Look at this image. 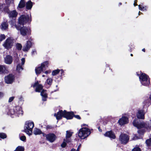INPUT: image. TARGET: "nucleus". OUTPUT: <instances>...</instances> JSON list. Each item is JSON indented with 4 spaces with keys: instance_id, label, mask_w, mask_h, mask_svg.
<instances>
[{
    "instance_id": "51",
    "label": "nucleus",
    "mask_w": 151,
    "mask_h": 151,
    "mask_svg": "<svg viewBox=\"0 0 151 151\" xmlns=\"http://www.w3.org/2000/svg\"><path fill=\"white\" fill-rule=\"evenodd\" d=\"M140 14H142V13L140 12H139L138 14L139 15Z\"/></svg>"
},
{
    "instance_id": "28",
    "label": "nucleus",
    "mask_w": 151,
    "mask_h": 151,
    "mask_svg": "<svg viewBox=\"0 0 151 151\" xmlns=\"http://www.w3.org/2000/svg\"><path fill=\"white\" fill-rule=\"evenodd\" d=\"M25 2L24 0H21L18 4L17 9L22 8L25 6Z\"/></svg>"
},
{
    "instance_id": "6",
    "label": "nucleus",
    "mask_w": 151,
    "mask_h": 151,
    "mask_svg": "<svg viewBox=\"0 0 151 151\" xmlns=\"http://www.w3.org/2000/svg\"><path fill=\"white\" fill-rule=\"evenodd\" d=\"M139 76V81L141 84L144 86H147L150 83V80L149 76L144 73L140 74H137Z\"/></svg>"
},
{
    "instance_id": "44",
    "label": "nucleus",
    "mask_w": 151,
    "mask_h": 151,
    "mask_svg": "<svg viewBox=\"0 0 151 151\" xmlns=\"http://www.w3.org/2000/svg\"><path fill=\"white\" fill-rule=\"evenodd\" d=\"M4 93L1 92H0V98H1L3 97L4 96Z\"/></svg>"
},
{
    "instance_id": "10",
    "label": "nucleus",
    "mask_w": 151,
    "mask_h": 151,
    "mask_svg": "<svg viewBox=\"0 0 151 151\" xmlns=\"http://www.w3.org/2000/svg\"><path fill=\"white\" fill-rule=\"evenodd\" d=\"M119 139L122 144H126L128 142L129 137L127 134H121L119 136Z\"/></svg>"
},
{
    "instance_id": "3",
    "label": "nucleus",
    "mask_w": 151,
    "mask_h": 151,
    "mask_svg": "<svg viewBox=\"0 0 151 151\" xmlns=\"http://www.w3.org/2000/svg\"><path fill=\"white\" fill-rule=\"evenodd\" d=\"M34 126V122L30 121L25 122L24 131L29 135L32 134V129Z\"/></svg>"
},
{
    "instance_id": "5",
    "label": "nucleus",
    "mask_w": 151,
    "mask_h": 151,
    "mask_svg": "<svg viewBox=\"0 0 151 151\" xmlns=\"http://www.w3.org/2000/svg\"><path fill=\"white\" fill-rule=\"evenodd\" d=\"M15 27L17 30H19L20 34L23 36H24L27 35H29L31 34V30L29 27L23 26L21 27L19 25H15Z\"/></svg>"
},
{
    "instance_id": "25",
    "label": "nucleus",
    "mask_w": 151,
    "mask_h": 151,
    "mask_svg": "<svg viewBox=\"0 0 151 151\" xmlns=\"http://www.w3.org/2000/svg\"><path fill=\"white\" fill-rule=\"evenodd\" d=\"M1 28L3 30H6L8 28V24L7 22H3L1 23Z\"/></svg>"
},
{
    "instance_id": "54",
    "label": "nucleus",
    "mask_w": 151,
    "mask_h": 151,
    "mask_svg": "<svg viewBox=\"0 0 151 151\" xmlns=\"http://www.w3.org/2000/svg\"><path fill=\"white\" fill-rule=\"evenodd\" d=\"M130 55H131V56H133V54H131Z\"/></svg>"
},
{
    "instance_id": "32",
    "label": "nucleus",
    "mask_w": 151,
    "mask_h": 151,
    "mask_svg": "<svg viewBox=\"0 0 151 151\" xmlns=\"http://www.w3.org/2000/svg\"><path fill=\"white\" fill-rule=\"evenodd\" d=\"M16 49L17 50H21L22 48V46L21 44L19 43H17L16 44Z\"/></svg>"
},
{
    "instance_id": "11",
    "label": "nucleus",
    "mask_w": 151,
    "mask_h": 151,
    "mask_svg": "<svg viewBox=\"0 0 151 151\" xmlns=\"http://www.w3.org/2000/svg\"><path fill=\"white\" fill-rule=\"evenodd\" d=\"M43 135H45L47 140L50 142H53L56 138V135L53 133H49L47 134L43 133Z\"/></svg>"
},
{
    "instance_id": "30",
    "label": "nucleus",
    "mask_w": 151,
    "mask_h": 151,
    "mask_svg": "<svg viewBox=\"0 0 151 151\" xmlns=\"http://www.w3.org/2000/svg\"><path fill=\"white\" fill-rule=\"evenodd\" d=\"M139 9V10L142 11H146L147 10V7L146 6H143L141 5H138Z\"/></svg>"
},
{
    "instance_id": "31",
    "label": "nucleus",
    "mask_w": 151,
    "mask_h": 151,
    "mask_svg": "<svg viewBox=\"0 0 151 151\" xmlns=\"http://www.w3.org/2000/svg\"><path fill=\"white\" fill-rule=\"evenodd\" d=\"M24 148L23 147L19 146L17 147L14 151H24Z\"/></svg>"
},
{
    "instance_id": "12",
    "label": "nucleus",
    "mask_w": 151,
    "mask_h": 151,
    "mask_svg": "<svg viewBox=\"0 0 151 151\" xmlns=\"http://www.w3.org/2000/svg\"><path fill=\"white\" fill-rule=\"evenodd\" d=\"M9 6V4L0 3V12H3L5 13L9 12V9L8 8Z\"/></svg>"
},
{
    "instance_id": "18",
    "label": "nucleus",
    "mask_w": 151,
    "mask_h": 151,
    "mask_svg": "<svg viewBox=\"0 0 151 151\" xmlns=\"http://www.w3.org/2000/svg\"><path fill=\"white\" fill-rule=\"evenodd\" d=\"M5 63L8 64H10L13 61V58L12 56L10 55H6L4 58Z\"/></svg>"
},
{
    "instance_id": "20",
    "label": "nucleus",
    "mask_w": 151,
    "mask_h": 151,
    "mask_svg": "<svg viewBox=\"0 0 151 151\" xmlns=\"http://www.w3.org/2000/svg\"><path fill=\"white\" fill-rule=\"evenodd\" d=\"M149 98L147 97L145 98L142 103L143 106L144 108L148 106L151 103L150 100Z\"/></svg>"
},
{
    "instance_id": "7",
    "label": "nucleus",
    "mask_w": 151,
    "mask_h": 151,
    "mask_svg": "<svg viewBox=\"0 0 151 151\" xmlns=\"http://www.w3.org/2000/svg\"><path fill=\"white\" fill-rule=\"evenodd\" d=\"M31 15H22L18 19V24L24 25L27 23L30 22L31 21Z\"/></svg>"
},
{
    "instance_id": "26",
    "label": "nucleus",
    "mask_w": 151,
    "mask_h": 151,
    "mask_svg": "<svg viewBox=\"0 0 151 151\" xmlns=\"http://www.w3.org/2000/svg\"><path fill=\"white\" fill-rule=\"evenodd\" d=\"M26 9L28 10H30L32 6L33 3L30 0H29L26 2Z\"/></svg>"
},
{
    "instance_id": "58",
    "label": "nucleus",
    "mask_w": 151,
    "mask_h": 151,
    "mask_svg": "<svg viewBox=\"0 0 151 151\" xmlns=\"http://www.w3.org/2000/svg\"><path fill=\"white\" fill-rule=\"evenodd\" d=\"M137 0H135V1H137Z\"/></svg>"
},
{
    "instance_id": "17",
    "label": "nucleus",
    "mask_w": 151,
    "mask_h": 151,
    "mask_svg": "<svg viewBox=\"0 0 151 151\" xmlns=\"http://www.w3.org/2000/svg\"><path fill=\"white\" fill-rule=\"evenodd\" d=\"M33 87H36L35 91L37 92H40L42 90L43 88L41 84H39L38 82H35L33 85Z\"/></svg>"
},
{
    "instance_id": "35",
    "label": "nucleus",
    "mask_w": 151,
    "mask_h": 151,
    "mask_svg": "<svg viewBox=\"0 0 151 151\" xmlns=\"http://www.w3.org/2000/svg\"><path fill=\"white\" fill-rule=\"evenodd\" d=\"M52 81V80L51 78H48L46 80L47 83L50 86Z\"/></svg>"
},
{
    "instance_id": "29",
    "label": "nucleus",
    "mask_w": 151,
    "mask_h": 151,
    "mask_svg": "<svg viewBox=\"0 0 151 151\" xmlns=\"http://www.w3.org/2000/svg\"><path fill=\"white\" fill-rule=\"evenodd\" d=\"M33 133L35 135H39L42 134L41 131L40 129L37 128L34 129Z\"/></svg>"
},
{
    "instance_id": "38",
    "label": "nucleus",
    "mask_w": 151,
    "mask_h": 151,
    "mask_svg": "<svg viewBox=\"0 0 151 151\" xmlns=\"http://www.w3.org/2000/svg\"><path fill=\"white\" fill-rule=\"evenodd\" d=\"M146 143L147 145L151 146V138L147 139L146 141Z\"/></svg>"
},
{
    "instance_id": "14",
    "label": "nucleus",
    "mask_w": 151,
    "mask_h": 151,
    "mask_svg": "<svg viewBox=\"0 0 151 151\" xmlns=\"http://www.w3.org/2000/svg\"><path fill=\"white\" fill-rule=\"evenodd\" d=\"M14 80V77L12 74H10L5 78V82L7 84L12 83L13 82Z\"/></svg>"
},
{
    "instance_id": "50",
    "label": "nucleus",
    "mask_w": 151,
    "mask_h": 151,
    "mask_svg": "<svg viewBox=\"0 0 151 151\" xmlns=\"http://www.w3.org/2000/svg\"><path fill=\"white\" fill-rule=\"evenodd\" d=\"M142 50L144 52H145V49L144 48L143 49H142Z\"/></svg>"
},
{
    "instance_id": "8",
    "label": "nucleus",
    "mask_w": 151,
    "mask_h": 151,
    "mask_svg": "<svg viewBox=\"0 0 151 151\" xmlns=\"http://www.w3.org/2000/svg\"><path fill=\"white\" fill-rule=\"evenodd\" d=\"M14 42L13 38L10 37L7 38L3 44V46L6 49H9L12 47Z\"/></svg>"
},
{
    "instance_id": "45",
    "label": "nucleus",
    "mask_w": 151,
    "mask_h": 151,
    "mask_svg": "<svg viewBox=\"0 0 151 151\" xmlns=\"http://www.w3.org/2000/svg\"><path fill=\"white\" fill-rule=\"evenodd\" d=\"M36 53V51L35 50H34L32 51V55H34Z\"/></svg>"
},
{
    "instance_id": "13",
    "label": "nucleus",
    "mask_w": 151,
    "mask_h": 151,
    "mask_svg": "<svg viewBox=\"0 0 151 151\" xmlns=\"http://www.w3.org/2000/svg\"><path fill=\"white\" fill-rule=\"evenodd\" d=\"M21 63H19L17 66V70L19 72H20L23 69V66L24 64L25 59L24 58H23L21 59Z\"/></svg>"
},
{
    "instance_id": "46",
    "label": "nucleus",
    "mask_w": 151,
    "mask_h": 151,
    "mask_svg": "<svg viewBox=\"0 0 151 151\" xmlns=\"http://www.w3.org/2000/svg\"><path fill=\"white\" fill-rule=\"evenodd\" d=\"M50 72H51V71L50 70H47V71H45V74H47L48 73H50Z\"/></svg>"
},
{
    "instance_id": "34",
    "label": "nucleus",
    "mask_w": 151,
    "mask_h": 151,
    "mask_svg": "<svg viewBox=\"0 0 151 151\" xmlns=\"http://www.w3.org/2000/svg\"><path fill=\"white\" fill-rule=\"evenodd\" d=\"M15 20L14 19H13L12 20H11L10 21L9 23L12 27L14 28V27H15V25H17L16 24H15Z\"/></svg>"
},
{
    "instance_id": "15",
    "label": "nucleus",
    "mask_w": 151,
    "mask_h": 151,
    "mask_svg": "<svg viewBox=\"0 0 151 151\" xmlns=\"http://www.w3.org/2000/svg\"><path fill=\"white\" fill-rule=\"evenodd\" d=\"M128 119L126 116H123L118 121V123L119 124L122 126L128 123Z\"/></svg>"
},
{
    "instance_id": "33",
    "label": "nucleus",
    "mask_w": 151,
    "mask_h": 151,
    "mask_svg": "<svg viewBox=\"0 0 151 151\" xmlns=\"http://www.w3.org/2000/svg\"><path fill=\"white\" fill-rule=\"evenodd\" d=\"M60 70L59 69L55 70H53L52 72V75L53 76L56 75L60 72Z\"/></svg>"
},
{
    "instance_id": "23",
    "label": "nucleus",
    "mask_w": 151,
    "mask_h": 151,
    "mask_svg": "<svg viewBox=\"0 0 151 151\" xmlns=\"http://www.w3.org/2000/svg\"><path fill=\"white\" fill-rule=\"evenodd\" d=\"M9 14V16L10 18L16 17L17 15V13L15 10H13L11 12L9 11L7 13Z\"/></svg>"
},
{
    "instance_id": "19",
    "label": "nucleus",
    "mask_w": 151,
    "mask_h": 151,
    "mask_svg": "<svg viewBox=\"0 0 151 151\" xmlns=\"http://www.w3.org/2000/svg\"><path fill=\"white\" fill-rule=\"evenodd\" d=\"M104 135L106 137H108L113 139H114L116 138L114 134L112 131L106 132V133L104 134Z\"/></svg>"
},
{
    "instance_id": "49",
    "label": "nucleus",
    "mask_w": 151,
    "mask_h": 151,
    "mask_svg": "<svg viewBox=\"0 0 151 151\" xmlns=\"http://www.w3.org/2000/svg\"><path fill=\"white\" fill-rule=\"evenodd\" d=\"M136 1H135L134 2V6H137V4H136Z\"/></svg>"
},
{
    "instance_id": "22",
    "label": "nucleus",
    "mask_w": 151,
    "mask_h": 151,
    "mask_svg": "<svg viewBox=\"0 0 151 151\" xmlns=\"http://www.w3.org/2000/svg\"><path fill=\"white\" fill-rule=\"evenodd\" d=\"M145 113L142 110H139L137 114V117L138 119H144L145 118Z\"/></svg>"
},
{
    "instance_id": "40",
    "label": "nucleus",
    "mask_w": 151,
    "mask_h": 151,
    "mask_svg": "<svg viewBox=\"0 0 151 151\" xmlns=\"http://www.w3.org/2000/svg\"><path fill=\"white\" fill-rule=\"evenodd\" d=\"M20 139L22 141L25 142L26 140V137L24 135H22L20 137Z\"/></svg>"
},
{
    "instance_id": "48",
    "label": "nucleus",
    "mask_w": 151,
    "mask_h": 151,
    "mask_svg": "<svg viewBox=\"0 0 151 151\" xmlns=\"http://www.w3.org/2000/svg\"><path fill=\"white\" fill-rule=\"evenodd\" d=\"M98 129L99 130V131L100 132H102V130L100 128V127H99L98 128Z\"/></svg>"
},
{
    "instance_id": "39",
    "label": "nucleus",
    "mask_w": 151,
    "mask_h": 151,
    "mask_svg": "<svg viewBox=\"0 0 151 151\" xmlns=\"http://www.w3.org/2000/svg\"><path fill=\"white\" fill-rule=\"evenodd\" d=\"M6 38V37L4 34H1L0 36V41H2L4 40Z\"/></svg>"
},
{
    "instance_id": "4",
    "label": "nucleus",
    "mask_w": 151,
    "mask_h": 151,
    "mask_svg": "<svg viewBox=\"0 0 151 151\" xmlns=\"http://www.w3.org/2000/svg\"><path fill=\"white\" fill-rule=\"evenodd\" d=\"M89 129L86 127H83L80 129L78 133V136L81 139L87 137L91 134Z\"/></svg>"
},
{
    "instance_id": "21",
    "label": "nucleus",
    "mask_w": 151,
    "mask_h": 151,
    "mask_svg": "<svg viewBox=\"0 0 151 151\" xmlns=\"http://www.w3.org/2000/svg\"><path fill=\"white\" fill-rule=\"evenodd\" d=\"M72 134L73 132H69L68 131H66L65 139L67 140V142H70L71 140L70 138L72 136Z\"/></svg>"
},
{
    "instance_id": "53",
    "label": "nucleus",
    "mask_w": 151,
    "mask_h": 151,
    "mask_svg": "<svg viewBox=\"0 0 151 151\" xmlns=\"http://www.w3.org/2000/svg\"><path fill=\"white\" fill-rule=\"evenodd\" d=\"M119 4L120 5H121L122 4V3H119Z\"/></svg>"
},
{
    "instance_id": "56",
    "label": "nucleus",
    "mask_w": 151,
    "mask_h": 151,
    "mask_svg": "<svg viewBox=\"0 0 151 151\" xmlns=\"http://www.w3.org/2000/svg\"><path fill=\"white\" fill-rule=\"evenodd\" d=\"M58 89H57V90H55V91H58Z\"/></svg>"
},
{
    "instance_id": "9",
    "label": "nucleus",
    "mask_w": 151,
    "mask_h": 151,
    "mask_svg": "<svg viewBox=\"0 0 151 151\" xmlns=\"http://www.w3.org/2000/svg\"><path fill=\"white\" fill-rule=\"evenodd\" d=\"M48 62L46 61L42 63L40 67L36 68L35 71L37 75L40 74L42 71L46 70L48 67Z\"/></svg>"
},
{
    "instance_id": "43",
    "label": "nucleus",
    "mask_w": 151,
    "mask_h": 151,
    "mask_svg": "<svg viewBox=\"0 0 151 151\" xmlns=\"http://www.w3.org/2000/svg\"><path fill=\"white\" fill-rule=\"evenodd\" d=\"M14 98V97H10L9 100V102H11L13 100Z\"/></svg>"
},
{
    "instance_id": "1",
    "label": "nucleus",
    "mask_w": 151,
    "mask_h": 151,
    "mask_svg": "<svg viewBox=\"0 0 151 151\" xmlns=\"http://www.w3.org/2000/svg\"><path fill=\"white\" fill-rule=\"evenodd\" d=\"M54 116L56 117L57 120L61 119L62 117L66 118L67 119H70L73 118V116L78 119H81V117L79 115H74L73 112H67L65 110L64 111L62 110L60 111L57 114L55 113Z\"/></svg>"
},
{
    "instance_id": "36",
    "label": "nucleus",
    "mask_w": 151,
    "mask_h": 151,
    "mask_svg": "<svg viewBox=\"0 0 151 151\" xmlns=\"http://www.w3.org/2000/svg\"><path fill=\"white\" fill-rule=\"evenodd\" d=\"M6 134L4 133H0V137L2 139H4L6 137Z\"/></svg>"
},
{
    "instance_id": "16",
    "label": "nucleus",
    "mask_w": 151,
    "mask_h": 151,
    "mask_svg": "<svg viewBox=\"0 0 151 151\" xmlns=\"http://www.w3.org/2000/svg\"><path fill=\"white\" fill-rule=\"evenodd\" d=\"M32 44V42L31 41H27L26 44L23 46L22 50L24 52L27 51L31 47Z\"/></svg>"
},
{
    "instance_id": "52",
    "label": "nucleus",
    "mask_w": 151,
    "mask_h": 151,
    "mask_svg": "<svg viewBox=\"0 0 151 151\" xmlns=\"http://www.w3.org/2000/svg\"><path fill=\"white\" fill-rule=\"evenodd\" d=\"M140 130H138V132L139 133H140Z\"/></svg>"
},
{
    "instance_id": "41",
    "label": "nucleus",
    "mask_w": 151,
    "mask_h": 151,
    "mask_svg": "<svg viewBox=\"0 0 151 151\" xmlns=\"http://www.w3.org/2000/svg\"><path fill=\"white\" fill-rule=\"evenodd\" d=\"M141 150L138 147H136L133 149L132 151H141Z\"/></svg>"
},
{
    "instance_id": "57",
    "label": "nucleus",
    "mask_w": 151,
    "mask_h": 151,
    "mask_svg": "<svg viewBox=\"0 0 151 151\" xmlns=\"http://www.w3.org/2000/svg\"><path fill=\"white\" fill-rule=\"evenodd\" d=\"M57 86H57V85H56V87H57Z\"/></svg>"
},
{
    "instance_id": "27",
    "label": "nucleus",
    "mask_w": 151,
    "mask_h": 151,
    "mask_svg": "<svg viewBox=\"0 0 151 151\" xmlns=\"http://www.w3.org/2000/svg\"><path fill=\"white\" fill-rule=\"evenodd\" d=\"M7 71V70L5 66L0 65V74L5 73Z\"/></svg>"
},
{
    "instance_id": "2",
    "label": "nucleus",
    "mask_w": 151,
    "mask_h": 151,
    "mask_svg": "<svg viewBox=\"0 0 151 151\" xmlns=\"http://www.w3.org/2000/svg\"><path fill=\"white\" fill-rule=\"evenodd\" d=\"M6 111L7 114L10 116L15 115L19 116L20 115H22L23 114L22 108L19 106H16L10 109H7Z\"/></svg>"
},
{
    "instance_id": "47",
    "label": "nucleus",
    "mask_w": 151,
    "mask_h": 151,
    "mask_svg": "<svg viewBox=\"0 0 151 151\" xmlns=\"http://www.w3.org/2000/svg\"><path fill=\"white\" fill-rule=\"evenodd\" d=\"M81 144H80L78 146V147L77 148V150H76L77 151H79V149L81 147Z\"/></svg>"
},
{
    "instance_id": "24",
    "label": "nucleus",
    "mask_w": 151,
    "mask_h": 151,
    "mask_svg": "<svg viewBox=\"0 0 151 151\" xmlns=\"http://www.w3.org/2000/svg\"><path fill=\"white\" fill-rule=\"evenodd\" d=\"M41 95L42 96V99L43 101L47 100V95L44 90H43L41 93Z\"/></svg>"
},
{
    "instance_id": "55",
    "label": "nucleus",
    "mask_w": 151,
    "mask_h": 151,
    "mask_svg": "<svg viewBox=\"0 0 151 151\" xmlns=\"http://www.w3.org/2000/svg\"><path fill=\"white\" fill-rule=\"evenodd\" d=\"M45 76L44 75H43L42 76L43 77H45Z\"/></svg>"
},
{
    "instance_id": "37",
    "label": "nucleus",
    "mask_w": 151,
    "mask_h": 151,
    "mask_svg": "<svg viewBox=\"0 0 151 151\" xmlns=\"http://www.w3.org/2000/svg\"><path fill=\"white\" fill-rule=\"evenodd\" d=\"M67 140L65 139H64L63 140V142L61 145V146L62 147H65L66 145Z\"/></svg>"
},
{
    "instance_id": "42",
    "label": "nucleus",
    "mask_w": 151,
    "mask_h": 151,
    "mask_svg": "<svg viewBox=\"0 0 151 151\" xmlns=\"http://www.w3.org/2000/svg\"><path fill=\"white\" fill-rule=\"evenodd\" d=\"M53 127L52 126L50 125H48L46 126V128L47 129H52Z\"/></svg>"
}]
</instances>
